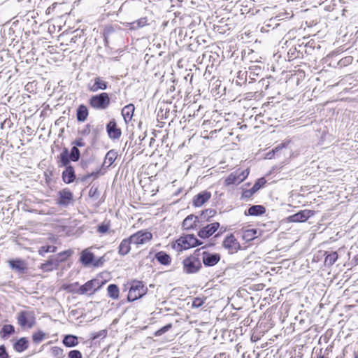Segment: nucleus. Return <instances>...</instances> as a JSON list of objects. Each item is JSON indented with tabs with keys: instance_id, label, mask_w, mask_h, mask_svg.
Segmentation results:
<instances>
[{
	"instance_id": "f257e3e1",
	"label": "nucleus",
	"mask_w": 358,
	"mask_h": 358,
	"mask_svg": "<svg viewBox=\"0 0 358 358\" xmlns=\"http://www.w3.org/2000/svg\"><path fill=\"white\" fill-rule=\"evenodd\" d=\"M202 242L194 234H183L178 238L172 241L171 248L178 252H182L196 246L201 245Z\"/></svg>"
},
{
	"instance_id": "f03ea898",
	"label": "nucleus",
	"mask_w": 358,
	"mask_h": 358,
	"mask_svg": "<svg viewBox=\"0 0 358 358\" xmlns=\"http://www.w3.org/2000/svg\"><path fill=\"white\" fill-rule=\"evenodd\" d=\"M125 286L128 288L127 300L130 302L141 299L148 290L143 282L138 280H131Z\"/></svg>"
},
{
	"instance_id": "7ed1b4c3",
	"label": "nucleus",
	"mask_w": 358,
	"mask_h": 358,
	"mask_svg": "<svg viewBox=\"0 0 358 358\" xmlns=\"http://www.w3.org/2000/svg\"><path fill=\"white\" fill-rule=\"evenodd\" d=\"M199 250H196L192 254L187 256L182 262L183 271L187 274L198 273L202 264L199 259Z\"/></svg>"
},
{
	"instance_id": "20e7f679",
	"label": "nucleus",
	"mask_w": 358,
	"mask_h": 358,
	"mask_svg": "<svg viewBox=\"0 0 358 358\" xmlns=\"http://www.w3.org/2000/svg\"><path fill=\"white\" fill-rule=\"evenodd\" d=\"M89 104L92 108L96 110H103L110 105V97L108 93L101 92L92 95L89 99Z\"/></svg>"
},
{
	"instance_id": "39448f33",
	"label": "nucleus",
	"mask_w": 358,
	"mask_h": 358,
	"mask_svg": "<svg viewBox=\"0 0 358 358\" xmlns=\"http://www.w3.org/2000/svg\"><path fill=\"white\" fill-rule=\"evenodd\" d=\"M106 282V280H99L98 278H93L81 285L76 291V293L80 295H93L97 290L101 289Z\"/></svg>"
},
{
	"instance_id": "423d86ee",
	"label": "nucleus",
	"mask_w": 358,
	"mask_h": 358,
	"mask_svg": "<svg viewBox=\"0 0 358 358\" xmlns=\"http://www.w3.org/2000/svg\"><path fill=\"white\" fill-rule=\"evenodd\" d=\"M130 240L136 248L150 243L153 239V234L148 229L139 230L130 236Z\"/></svg>"
},
{
	"instance_id": "0eeeda50",
	"label": "nucleus",
	"mask_w": 358,
	"mask_h": 358,
	"mask_svg": "<svg viewBox=\"0 0 358 358\" xmlns=\"http://www.w3.org/2000/svg\"><path fill=\"white\" fill-rule=\"evenodd\" d=\"M17 324L22 329H31L36 325V316L34 311L21 310L17 316Z\"/></svg>"
},
{
	"instance_id": "6e6552de",
	"label": "nucleus",
	"mask_w": 358,
	"mask_h": 358,
	"mask_svg": "<svg viewBox=\"0 0 358 358\" xmlns=\"http://www.w3.org/2000/svg\"><path fill=\"white\" fill-rule=\"evenodd\" d=\"M222 245L230 255L236 254L242 250L239 241L234 234L227 235L222 241Z\"/></svg>"
},
{
	"instance_id": "1a4fd4ad",
	"label": "nucleus",
	"mask_w": 358,
	"mask_h": 358,
	"mask_svg": "<svg viewBox=\"0 0 358 358\" xmlns=\"http://www.w3.org/2000/svg\"><path fill=\"white\" fill-rule=\"evenodd\" d=\"M248 174L249 171L248 170H244L241 173L232 172L225 178L224 185L225 186L238 185L247 178Z\"/></svg>"
},
{
	"instance_id": "9d476101",
	"label": "nucleus",
	"mask_w": 358,
	"mask_h": 358,
	"mask_svg": "<svg viewBox=\"0 0 358 358\" xmlns=\"http://www.w3.org/2000/svg\"><path fill=\"white\" fill-rule=\"evenodd\" d=\"M80 261L85 266L92 264L94 266L98 267L102 265V261L98 259L94 261V255L88 249H85L81 252Z\"/></svg>"
},
{
	"instance_id": "9b49d317",
	"label": "nucleus",
	"mask_w": 358,
	"mask_h": 358,
	"mask_svg": "<svg viewBox=\"0 0 358 358\" xmlns=\"http://www.w3.org/2000/svg\"><path fill=\"white\" fill-rule=\"evenodd\" d=\"M73 200V194L69 188H64L58 192L57 205L66 207L72 203Z\"/></svg>"
},
{
	"instance_id": "f8f14e48",
	"label": "nucleus",
	"mask_w": 358,
	"mask_h": 358,
	"mask_svg": "<svg viewBox=\"0 0 358 358\" xmlns=\"http://www.w3.org/2000/svg\"><path fill=\"white\" fill-rule=\"evenodd\" d=\"M315 215V211L309 209L301 210L287 217L289 222H304Z\"/></svg>"
},
{
	"instance_id": "ddd939ff",
	"label": "nucleus",
	"mask_w": 358,
	"mask_h": 358,
	"mask_svg": "<svg viewBox=\"0 0 358 358\" xmlns=\"http://www.w3.org/2000/svg\"><path fill=\"white\" fill-rule=\"evenodd\" d=\"M220 226V224L217 222L208 224L198 231V236L201 238H208L217 231Z\"/></svg>"
},
{
	"instance_id": "4468645a",
	"label": "nucleus",
	"mask_w": 358,
	"mask_h": 358,
	"mask_svg": "<svg viewBox=\"0 0 358 358\" xmlns=\"http://www.w3.org/2000/svg\"><path fill=\"white\" fill-rule=\"evenodd\" d=\"M108 87V83L101 77H95L91 83L87 85V90L90 92H96L99 90H105Z\"/></svg>"
},
{
	"instance_id": "2eb2a0df",
	"label": "nucleus",
	"mask_w": 358,
	"mask_h": 358,
	"mask_svg": "<svg viewBox=\"0 0 358 358\" xmlns=\"http://www.w3.org/2000/svg\"><path fill=\"white\" fill-rule=\"evenodd\" d=\"M106 131L110 138L116 140L122 136V130L118 127L115 119H111L106 125Z\"/></svg>"
},
{
	"instance_id": "dca6fc26",
	"label": "nucleus",
	"mask_w": 358,
	"mask_h": 358,
	"mask_svg": "<svg viewBox=\"0 0 358 358\" xmlns=\"http://www.w3.org/2000/svg\"><path fill=\"white\" fill-rule=\"evenodd\" d=\"M7 263L12 270L18 273H26L28 269L27 263L22 259H11L8 260Z\"/></svg>"
},
{
	"instance_id": "f3484780",
	"label": "nucleus",
	"mask_w": 358,
	"mask_h": 358,
	"mask_svg": "<svg viewBox=\"0 0 358 358\" xmlns=\"http://www.w3.org/2000/svg\"><path fill=\"white\" fill-rule=\"evenodd\" d=\"M221 256L218 253L203 252V263L206 266H213L220 260Z\"/></svg>"
},
{
	"instance_id": "a211bd4d",
	"label": "nucleus",
	"mask_w": 358,
	"mask_h": 358,
	"mask_svg": "<svg viewBox=\"0 0 358 358\" xmlns=\"http://www.w3.org/2000/svg\"><path fill=\"white\" fill-rule=\"evenodd\" d=\"M211 197V193L207 190L202 191L195 195L192 199V203L195 207H201Z\"/></svg>"
},
{
	"instance_id": "6ab92c4d",
	"label": "nucleus",
	"mask_w": 358,
	"mask_h": 358,
	"mask_svg": "<svg viewBox=\"0 0 358 358\" xmlns=\"http://www.w3.org/2000/svg\"><path fill=\"white\" fill-rule=\"evenodd\" d=\"M134 111L135 106L133 103H129L122 108L121 110V114L126 124H128L132 120V118L134 115Z\"/></svg>"
},
{
	"instance_id": "aec40b11",
	"label": "nucleus",
	"mask_w": 358,
	"mask_h": 358,
	"mask_svg": "<svg viewBox=\"0 0 358 358\" xmlns=\"http://www.w3.org/2000/svg\"><path fill=\"white\" fill-rule=\"evenodd\" d=\"M132 242L130 240V237H127L122 240L118 246V253L121 256H125L128 255L131 249Z\"/></svg>"
},
{
	"instance_id": "412c9836",
	"label": "nucleus",
	"mask_w": 358,
	"mask_h": 358,
	"mask_svg": "<svg viewBox=\"0 0 358 358\" xmlns=\"http://www.w3.org/2000/svg\"><path fill=\"white\" fill-rule=\"evenodd\" d=\"M155 258L157 262L163 266H169L172 262L171 256L164 251H159L155 255Z\"/></svg>"
},
{
	"instance_id": "4be33fe9",
	"label": "nucleus",
	"mask_w": 358,
	"mask_h": 358,
	"mask_svg": "<svg viewBox=\"0 0 358 358\" xmlns=\"http://www.w3.org/2000/svg\"><path fill=\"white\" fill-rule=\"evenodd\" d=\"M62 178L64 182L69 184L73 182L76 179V173L72 166H67L63 171Z\"/></svg>"
},
{
	"instance_id": "5701e85b",
	"label": "nucleus",
	"mask_w": 358,
	"mask_h": 358,
	"mask_svg": "<svg viewBox=\"0 0 358 358\" xmlns=\"http://www.w3.org/2000/svg\"><path fill=\"white\" fill-rule=\"evenodd\" d=\"M59 265L57 262L53 257H50L45 262L41 264L39 268L43 272H50L58 268Z\"/></svg>"
},
{
	"instance_id": "b1692460",
	"label": "nucleus",
	"mask_w": 358,
	"mask_h": 358,
	"mask_svg": "<svg viewBox=\"0 0 358 358\" xmlns=\"http://www.w3.org/2000/svg\"><path fill=\"white\" fill-rule=\"evenodd\" d=\"M198 217L194 215H188L182 222V228L185 230L193 229L196 227Z\"/></svg>"
},
{
	"instance_id": "393cba45",
	"label": "nucleus",
	"mask_w": 358,
	"mask_h": 358,
	"mask_svg": "<svg viewBox=\"0 0 358 358\" xmlns=\"http://www.w3.org/2000/svg\"><path fill=\"white\" fill-rule=\"evenodd\" d=\"M89 116V110L85 104H80L76 109V118L78 122H85Z\"/></svg>"
},
{
	"instance_id": "a878e982",
	"label": "nucleus",
	"mask_w": 358,
	"mask_h": 358,
	"mask_svg": "<svg viewBox=\"0 0 358 358\" xmlns=\"http://www.w3.org/2000/svg\"><path fill=\"white\" fill-rule=\"evenodd\" d=\"M117 156L118 154L116 150L113 149L110 150L105 156L103 166L108 168L110 166H112L115 161L116 160Z\"/></svg>"
},
{
	"instance_id": "bb28decb",
	"label": "nucleus",
	"mask_w": 358,
	"mask_h": 358,
	"mask_svg": "<svg viewBox=\"0 0 358 358\" xmlns=\"http://www.w3.org/2000/svg\"><path fill=\"white\" fill-rule=\"evenodd\" d=\"M265 213L266 208L264 206L255 205L248 209V212L245 213V215L250 216H259L264 215Z\"/></svg>"
},
{
	"instance_id": "cd10ccee",
	"label": "nucleus",
	"mask_w": 358,
	"mask_h": 358,
	"mask_svg": "<svg viewBox=\"0 0 358 358\" xmlns=\"http://www.w3.org/2000/svg\"><path fill=\"white\" fill-rule=\"evenodd\" d=\"M29 347V341L27 338L22 337L13 344V349L17 352H22Z\"/></svg>"
},
{
	"instance_id": "c85d7f7f",
	"label": "nucleus",
	"mask_w": 358,
	"mask_h": 358,
	"mask_svg": "<svg viewBox=\"0 0 358 358\" xmlns=\"http://www.w3.org/2000/svg\"><path fill=\"white\" fill-rule=\"evenodd\" d=\"M71 159L69 157V152L67 149H64L60 155L58 156L57 163L59 166H69Z\"/></svg>"
},
{
	"instance_id": "c756f323",
	"label": "nucleus",
	"mask_w": 358,
	"mask_h": 358,
	"mask_svg": "<svg viewBox=\"0 0 358 358\" xmlns=\"http://www.w3.org/2000/svg\"><path fill=\"white\" fill-rule=\"evenodd\" d=\"M62 343L66 347L72 348L78 344V338L71 334L66 335L64 337Z\"/></svg>"
},
{
	"instance_id": "7c9ffc66",
	"label": "nucleus",
	"mask_w": 358,
	"mask_h": 358,
	"mask_svg": "<svg viewBox=\"0 0 358 358\" xmlns=\"http://www.w3.org/2000/svg\"><path fill=\"white\" fill-rule=\"evenodd\" d=\"M73 254V250L72 249H68L58 253L57 257L54 258L57 262L58 265H59L60 263L66 262Z\"/></svg>"
},
{
	"instance_id": "2f4dec72",
	"label": "nucleus",
	"mask_w": 358,
	"mask_h": 358,
	"mask_svg": "<svg viewBox=\"0 0 358 358\" xmlns=\"http://www.w3.org/2000/svg\"><path fill=\"white\" fill-rule=\"evenodd\" d=\"M108 296L114 299L117 300L120 296V289L117 285L110 284L108 286L107 288Z\"/></svg>"
},
{
	"instance_id": "473e14b6",
	"label": "nucleus",
	"mask_w": 358,
	"mask_h": 358,
	"mask_svg": "<svg viewBox=\"0 0 358 358\" xmlns=\"http://www.w3.org/2000/svg\"><path fill=\"white\" fill-rule=\"evenodd\" d=\"M257 231L255 229H246L242 231V238L246 241H250L257 237Z\"/></svg>"
},
{
	"instance_id": "72a5a7b5",
	"label": "nucleus",
	"mask_w": 358,
	"mask_h": 358,
	"mask_svg": "<svg viewBox=\"0 0 358 358\" xmlns=\"http://www.w3.org/2000/svg\"><path fill=\"white\" fill-rule=\"evenodd\" d=\"M338 255L337 252H332L327 255L324 258V264L328 266H331L337 261Z\"/></svg>"
},
{
	"instance_id": "f704fd0d",
	"label": "nucleus",
	"mask_w": 358,
	"mask_h": 358,
	"mask_svg": "<svg viewBox=\"0 0 358 358\" xmlns=\"http://www.w3.org/2000/svg\"><path fill=\"white\" fill-rule=\"evenodd\" d=\"M31 338L35 344H38L47 338V334L45 332L38 330L32 334Z\"/></svg>"
},
{
	"instance_id": "c9c22d12",
	"label": "nucleus",
	"mask_w": 358,
	"mask_h": 358,
	"mask_svg": "<svg viewBox=\"0 0 358 358\" xmlns=\"http://www.w3.org/2000/svg\"><path fill=\"white\" fill-rule=\"evenodd\" d=\"M15 328L12 324H6L3 327L1 334L3 337H6L14 334Z\"/></svg>"
},
{
	"instance_id": "e433bc0d",
	"label": "nucleus",
	"mask_w": 358,
	"mask_h": 358,
	"mask_svg": "<svg viewBox=\"0 0 358 358\" xmlns=\"http://www.w3.org/2000/svg\"><path fill=\"white\" fill-rule=\"evenodd\" d=\"M69 155V157H70L71 160L73 162L78 161L80 159V150L76 146H73L71 148V152Z\"/></svg>"
},
{
	"instance_id": "4c0bfd02",
	"label": "nucleus",
	"mask_w": 358,
	"mask_h": 358,
	"mask_svg": "<svg viewBox=\"0 0 358 358\" xmlns=\"http://www.w3.org/2000/svg\"><path fill=\"white\" fill-rule=\"evenodd\" d=\"M266 183V180L263 177L260 178L255 182L252 188L255 192H257L260 188L263 187Z\"/></svg>"
},
{
	"instance_id": "58836bf2",
	"label": "nucleus",
	"mask_w": 358,
	"mask_h": 358,
	"mask_svg": "<svg viewBox=\"0 0 358 358\" xmlns=\"http://www.w3.org/2000/svg\"><path fill=\"white\" fill-rule=\"evenodd\" d=\"M134 28L138 29L148 24V18L141 17L132 23Z\"/></svg>"
},
{
	"instance_id": "ea45409f",
	"label": "nucleus",
	"mask_w": 358,
	"mask_h": 358,
	"mask_svg": "<svg viewBox=\"0 0 358 358\" xmlns=\"http://www.w3.org/2000/svg\"><path fill=\"white\" fill-rule=\"evenodd\" d=\"M172 328V324L169 323L156 331L154 334L155 336H160Z\"/></svg>"
},
{
	"instance_id": "a19ab883",
	"label": "nucleus",
	"mask_w": 358,
	"mask_h": 358,
	"mask_svg": "<svg viewBox=\"0 0 358 358\" xmlns=\"http://www.w3.org/2000/svg\"><path fill=\"white\" fill-rule=\"evenodd\" d=\"M110 222H107L106 223H102L98 226L97 231L101 234H105L108 231L110 228Z\"/></svg>"
},
{
	"instance_id": "79ce46f5",
	"label": "nucleus",
	"mask_w": 358,
	"mask_h": 358,
	"mask_svg": "<svg viewBox=\"0 0 358 358\" xmlns=\"http://www.w3.org/2000/svg\"><path fill=\"white\" fill-rule=\"evenodd\" d=\"M255 193L252 188L245 189L242 192L241 197L243 199H250Z\"/></svg>"
},
{
	"instance_id": "37998d69",
	"label": "nucleus",
	"mask_w": 358,
	"mask_h": 358,
	"mask_svg": "<svg viewBox=\"0 0 358 358\" xmlns=\"http://www.w3.org/2000/svg\"><path fill=\"white\" fill-rule=\"evenodd\" d=\"M103 174V173L101 172V169L97 170L96 171L92 172L90 173H87L85 176V179H88L91 177H92L94 179H96L99 177L100 175Z\"/></svg>"
},
{
	"instance_id": "c03bdc74",
	"label": "nucleus",
	"mask_w": 358,
	"mask_h": 358,
	"mask_svg": "<svg viewBox=\"0 0 358 358\" xmlns=\"http://www.w3.org/2000/svg\"><path fill=\"white\" fill-rule=\"evenodd\" d=\"M69 358H83L82 354L79 350H73L69 352Z\"/></svg>"
},
{
	"instance_id": "a18cd8bd",
	"label": "nucleus",
	"mask_w": 358,
	"mask_h": 358,
	"mask_svg": "<svg viewBox=\"0 0 358 358\" xmlns=\"http://www.w3.org/2000/svg\"><path fill=\"white\" fill-rule=\"evenodd\" d=\"M204 303V300L201 298L196 297L194 298L192 302L193 308H199L201 307Z\"/></svg>"
},
{
	"instance_id": "49530a36",
	"label": "nucleus",
	"mask_w": 358,
	"mask_h": 358,
	"mask_svg": "<svg viewBox=\"0 0 358 358\" xmlns=\"http://www.w3.org/2000/svg\"><path fill=\"white\" fill-rule=\"evenodd\" d=\"M50 252V245H44L41 246L38 249V254L41 256H43L45 253Z\"/></svg>"
},
{
	"instance_id": "de8ad7c7",
	"label": "nucleus",
	"mask_w": 358,
	"mask_h": 358,
	"mask_svg": "<svg viewBox=\"0 0 358 358\" xmlns=\"http://www.w3.org/2000/svg\"><path fill=\"white\" fill-rule=\"evenodd\" d=\"M0 358H10L6 347L3 345L0 346Z\"/></svg>"
},
{
	"instance_id": "09e8293b",
	"label": "nucleus",
	"mask_w": 358,
	"mask_h": 358,
	"mask_svg": "<svg viewBox=\"0 0 358 358\" xmlns=\"http://www.w3.org/2000/svg\"><path fill=\"white\" fill-rule=\"evenodd\" d=\"M73 144L76 147H84L85 145V142L83 141V138H79L75 140V141L73 143Z\"/></svg>"
},
{
	"instance_id": "8fccbe9b",
	"label": "nucleus",
	"mask_w": 358,
	"mask_h": 358,
	"mask_svg": "<svg viewBox=\"0 0 358 358\" xmlns=\"http://www.w3.org/2000/svg\"><path fill=\"white\" fill-rule=\"evenodd\" d=\"M52 352L54 355H62L63 350L59 347L55 346L52 348Z\"/></svg>"
},
{
	"instance_id": "3c124183",
	"label": "nucleus",
	"mask_w": 358,
	"mask_h": 358,
	"mask_svg": "<svg viewBox=\"0 0 358 358\" xmlns=\"http://www.w3.org/2000/svg\"><path fill=\"white\" fill-rule=\"evenodd\" d=\"M97 191H98L97 187H92L89 191V195L90 196H94L96 194Z\"/></svg>"
},
{
	"instance_id": "603ef678",
	"label": "nucleus",
	"mask_w": 358,
	"mask_h": 358,
	"mask_svg": "<svg viewBox=\"0 0 358 358\" xmlns=\"http://www.w3.org/2000/svg\"><path fill=\"white\" fill-rule=\"evenodd\" d=\"M90 124H87L85 126V129L83 131H81V134L83 135L89 134L90 131Z\"/></svg>"
},
{
	"instance_id": "864d4df0",
	"label": "nucleus",
	"mask_w": 358,
	"mask_h": 358,
	"mask_svg": "<svg viewBox=\"0 0 358 358\" xmlns=\"http://www.w3.org/2000/svg\"><path fill=\"white\" fill-rule=\"evenodd\" d=\"M56 5H57V3H54L51 6H49L46 10V13L49 14L50 13L51 10L55 9Z\"/></svg>"
},
{
	"instance_id": "5fc2aeb1",
	"label": "nucleus",
	"mask_w": 358,
	"mask_h": 358,
	"mask_svg": "<svg viewBox=\"0 0 358 358\" xmlns=\"http://www.w3.org/2000/svg\"><path fill=\"white\" fill-rule=\"evenodd\" d=\"M50 252H55L57 250V247L53 245H50Z\"/></svg>"
},
{
	"instance_id": "6e6d98bb",
	"label": "nucleus",
	"mask_w": 358,
	"mask_h": 358,
	"mask_svg": "<svg viewBox=\"0 0 358 358\" xmlns=\"http://www.w3.org/2000/svg\"><path fill=\"white\" fill-rule=\"evenodd\" d=\"M224 356H225L224 353H220V355H215L214 358L222 357H224Z\"/></svg>"
},
{
	"instance_id": "4d7b16f0",
	"label": "nucleus",
	"mask_w": 358,
	"mask_h": 358,
	"mask_svg": "<svg viewBox=\"0 0 358 358\" xmlns=\"http://www.w3.org/2000/svg\"><path fill=\"white\" fill-rule=\"evenodd\" d=\"M354 358H358V353H355V357Z\"/></svg>"
},
{
	"instance_id": "13d9d810",
	"label": "nucleus",
	"mask_w": 358,
	"mask_h": 358,
	"mask_svg": "<svg viewBox=\"0 0 358 358\" xmlns=\"http://www.w3.org/2000/svg\"><path fill=\"white\" fill-rule=\"evenodd\" d=\"M317 358H324V356L320 355V356L317 357Z\"/></svg>"
},
{
	"instance_id": "bf43d9fd",
	"label": "nucleus",
	"mask_w": 358,
	"mask_h": 358,
	"mask_svg": "<svg viewBox=\"0 0 358 358\" xmlns=\"http://www.w3.org/2000/svg\"><path fill=\"white\" fill-rule=\"evenodd\" d=\"M336 358H341V357H336Z\"/></svg>"
}]
</instances>
